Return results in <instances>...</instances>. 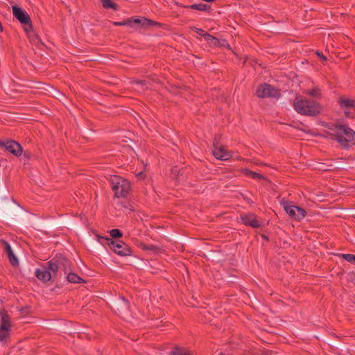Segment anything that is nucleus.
Wrapping results in <instances>:
<instances>
[{"mask_svg": "<svg viewBox=\"0 0 355 355\" xmlns=\"http://www.w3.org/2000/svg\"><path fill=\"white\" fill-rule=\"evenodd\" d=\"M329 135L335 137L343 146L347 147L349 144L355 145V132L348 126L340 123L328 125Z\"/></svg>", "mask_w": 355, "mask_h": 355, "instance_id": "1", "label": "nucleus"}, {"mask_svg": "<svg viewBox=\"0 0 355 355\" xmlns=\"http://www.w3.org/2000/svg\"><path fill=\"white\" fill-rule=\"evenodd\" d=\"M293 107L298 114L309 116H318L322 111V107L319 103L302 96H296L293 102Z\"/></svg>", "mask_w": 355, "mask_h": 355, "instance_id": "2", "label": "nucleus"}, {"mask_svg": "<svg viewBox=\"0 0 355 355\" xmlns=\"http://www.w3.org/2000/svg\"><path fill=\"white\" fill-rule=\"evenodd\" d=\"M110 184L116 198H125L128 196L131 185L130 182L119 175L111 176Z\"/></svg>", "mask_w": 355, "mask_h": 355, "instance_id": "3", "label": "nucleus"}, {"mask_svg": "<svg viewBox=\"0 0 355 355\" xmlns=\"http://www.w3.org/2000/svg\"><path fill=\"white\" fill-rule=\"evenodd\" d=\"M49 269L53 275H58L60 272H63L66 275L71 270V263L62 254H56L51 260L47 262Z\"/></svg>", "mask_w": 355, "mask_h": 355, "instance_id": "4", "label": "nucleus"}, {"mask_svg": "<svg viewBox=\"0 0 355 355\" xmlns=\"http://www.w3.org/2000/svg\"><path fill=\"white\" fill-rule=\"evenodd\" d=\"M98 239H104L106 241V244L109 248L116 254L122 256L128 257L132 254V249L125 243L121 241H114L112 239L99 236Z\"/></svg>", "mask_w": 355, "mask_h": 355, "instance_id": "5", "label": "nucleus"}, {"mask_svg": "<svg viewBox=\"0 0 355 355\" xmlns=\"http://www.w3.org/2000/svg\"><path fill=\"white\" fill-rule=\"evenodd\" d=\"M12 14L14 17L24 25V29L26 32H29L33 29L31 19L28 14L22 8L17 6L12 7Z\"/></svg>", "mask_w": 355, "mask_h": 355, "instance_id": "6", "label": "nucleus"}, {"mask_svg": "<svg viewBox=\"0 0 355 355\" xmlns=\"http://www.w3.org/2000/svg\"><path fill=\"white\" fill-rule=\"evenodd\" d=\"M338 104L344 112L347 118H354L355 116V100L345 96H340L338 100Z\"/></svg>", "mask_w": 355, "mask_h": 355, "instance_id": "7", "label": "nucleus"}, {"mask_svg": "<svg viewBox=\"0 0 355 355\" xmlns=\"http://www.w3.org/2000/svg\"><path fill=\"white\" fill-rule=\"evenodd\" d=\"M256 94L261 98L269 97L279 98L281 96L278 89L267 83L259 85L256 91Z\"/></svg>", "mask_w": 355, "mask_h": 355, "instance_id": "8", "label": "nucleus"}, {"mask_svg": "<svg viewBox=\"0 0 355 355\" xmlns=\"http://www.w3.org/2000/svg\"><path fill=\"white\" fill-rule=\"evenodd\" d=\"M10 316L5 311L0 312V341H4L10 335Z\"/></svg>", "mask_w": 355, "mask_h": 355, "instance_id": "9", "label": "nucleus"}, {"mask_svg": "<svg viewBox=\"0 0 355 355\" xmlns=\"http://www.w3.org/2000/svg\"><path fill=\"white\" fill-rule=\"evenodd\" d=\"M213 147V155L216 159L227 161L232 157V152L227 150L223 146L219 145L216 139L214 140Z\"/></svg>", "mask_w": 355, "mask_h": 355, "instance_id": "10", "label": "nucleus"}, {"mask_svg": "<svg viewBox=\"0 0 355 355\" xmlns=\"http://www.w3.org/2000/svg\"><path fill=\"white\" fill-rule=\"evenodd\" d=\"M0 147H4L6 150L16 157L21 155L23 152L21 146L14 140H8L7 141H0Z\"/></svg>", "mask_w": 355, "mask_h": 355, "instance_id": "11", "label": "nucleus"}, {"mask_svg": "<svg viewBox=\"0 0 355 355\" xmlns=\"http://www.w3.org/2000/svg\"><path fill=\"white\" fill-rule=\"evenodd\" d=\"M0 245H1L6 252L8 260L12 266H16L19 264V260L14 254L10 244L4 239H0Z\"/></svg>", "mask_w": 355, "mask_h": 355, "instance_id": "12", "label": "nucleus"}, {"mask_svg": "<svg viewBox=\"0 0 355 355\" xmlns=\"http://www.w3.org/2000/svg\"><path fill=\"white\" fill-rule=\"evenodd\" d=\"M241 219L245 225L250 226L253 228H258L261 225L257 218V216L252 213L241 215Z\"/></svg>", "mask_w": 355, "mask_h": 355, "instance_id": "13", "label": "nucleus"}, {"mask_svg": "<svg viewBox=\"0 0 355 355\" xmlns=\"http://www.w3.org/2000/svg\"><path fill=\"white\" fill-rule=\"evenodd\" d=\"M49 268H38L35 270L36 277L43 282H47L51 279V274Z\"/></svg>", "mask_w": 355, "mask_h": 355, "instance_id": "14", "label": "nucleus"}, {"mask_svg": "<svg viewBox=\"0 0 355 355\" xmlns=\"http://www.w3.org/2000/svg\"><path fill=\"white\" fill-rule=\"evenodd\" d=\"M134 22L135 23V24L141 25V26H144V27H147V26H155L157 27L162 26V24L155 21H153L151 19H148L145 17H144L142 19H134Z\"/></svg>", "mask_w": 355, "mask_h": 355, "instance_id": "15", "label": "nucleus"}, {"mask_svg": "<svg viewBox=\"0 0 355 355\" xmlns=\"http://www.w3.org/2000/svg\"><path fill=\"white\" fill-rule=\"evenodd\" d=\"M135 85V89L139 92H144L148 88L149 83L145 80H135L132 82Z\"/></svg>", "mask_w": 355, "mask_h": 355, "instance_id": "16", "label": "nucleus"}, {"mask_svg": "<svg viewBox=\"0 0 355 355\" xmlns=\"http://www.w3.org/2000/svg\"><path fill=\"white\" fill-rule=\"evenodd\" d=\"M285 211L293 218L296 217V206L291 205L288 202L282 203Z\"/></svg>", "mask_w": 355, "mask_h": 355, "instance_id": "17", "label": "nucleus"}, {"mask_svg": "<svg viewBox=\"0 0 355 355\" xmlns=\"http://www.w3.org/2000/svg\"><path fill=\"white\" fill-rule=\"evenodd\" d=\"M67 274V281L70 283L78 284L85 282V281L83 278H81L76 273L71 272L70 271H69Z\"/></svg>", "mask_w": 355, "mask_h": 355, "instance_id": "18", "label": "nucleus"}, {"mask_svg": "<svg viewBox=\"0 0 355 355\" xmlns=\"http://www.w3.org/2000/svg\"><path fill=\"white\" fill-rule=\"evenodd\" d=\"M186 7L192 10H198L200 11H209L211 9V6L205 3H195Z\"/></svg>", "mask_w": 355, "mask_h": 355, "instance_id": "19", "label": "nucleus"}, {"mask_svg": "<svg viewBox=\"0 0 355 355\" xmlns=\"http://www.w3.org/2000/svg\"><path fill=\"white\" fill-rule=\"evenodd\" d=\"M170 355H193L189 350L184 347H175L170 352Z\"/></svg>", "mask_w": 355, "mask_h": 355, "instance_id": "20", "label": "nucleus"}, {"mask_svg": "<svg viewBox=\"0 0 355 355\" xmlns=\"http://www.w3.org/2000/svg\"><path fill=\"white\" fill-rule=\"evenodd\" d=\"M170 355H193L189 350L184 347H175L170 352Z\"/></svg>", "mask_w": 355, "mask_h": 355, "instance_id": "21", "label": "nucleus"}, {"mask_svg": "<svg viewBox=\"0 0 355 355\" xmlns=\"http://www.w3.org/2000/svg\"><path fill=\"white\" fill-rule=\"evenodd\" d=\"M102 6L105 9L112 8L114 10H117L119 9V6L117 3L112 1V0H101Z\"/></svg>", "mask_w": 355, "mask_h": 355, "instance_id": "22", "label": "nucleus"}, {"mask_svg": "<svg viewBox=\"0 0 355 355\" xmlns=\"http://www.w3.org/2000/svg\"><path fill=\"white\" fill-rule=\"evenodd\" d=\"M243 173L248 177H250L253 179H264L263 175L260 173H257L256 172L252 171L248 168H244L242 171Z\"/></svg>", "mask_w": 355, "mask_h": 355, "instance_id": "23", "label": "nucleus"}, {"mask_svg": "<svg viewBox=\"0 0 355 355\" xmlns=\"http://www.w3.org/2000/svg\"><path fill=\"white\" fill-rule=\"evenodd\" d=\"M135 23L134 22V19H128L126 20H123L122 21H114V25L116 26H132Z\"/></svg>", "mask_w": 355, "mask_h": 355, "instance_id": "24", "label": "nucleus"}, {"mask_svg": "<svg viewBox=\"0 0 355 355\" xmlns=\"http://www.w3.org/2000/svg\"><path fill=\"white\" fill-rule=\"evenodd\" d=\"M306 94L315 98H320L321 96L320 89L318 87L307 90Z\"/></svg>", "mask_w": 355, "mask_h": 355, "instance_id": "25", "label": "nucleus"}, {"mask_svg": "<svg viewBox=\"0 0 355 355\" xmlns=\"http://www.w3.org/2000/svg\"><path fill=\"white\" fill-rule=\"evenodd\" d=\"M295 212H296L295 220H300L301 219H302L304 217H305V216L306 214V211L303 208L297 207V206H296V211Z\"/></svg>", "mask_w": 355, "mask_h": 355, "instance_id": "26", "label": "nucleus"}, {"mask_svg": "<svg viewBox=\"0 0 355 355\" xmlns=\"http://www.w3.org/2000/svg\"><path fill=\"white\" fill-rule=\"evenodd\" d=\"M207 35V37H206L205 40L209 44H213L214 46H218L219 45L220 41H219V40L218 38L212 36L210 34H208V35Z\"/></svg>", "mask_w": 355, "mask_h": 355, "instance_id": "27", "label": "nucleus"}, {"mask_svg": "<svg viewBox=\"0 0 355 355\" xmlns=\"http://www.w3.org/2000/svg\"><path fill=\"white\" fill-rule=\"evenodd\" d=\"M141 249H143L144 250H148V251H153V252H157L159 250V248L154 245H146V244H144L142 243L141 245Z\"/></svg>", "mask_w": 355, "mask_h": 355, "instance_id": "28", "label": "nucleus"}, {"mask_svg": "<svg viewBox=\"0 0 355 355\" xmlns=\"http://www.w3.org/2000/svg\"><path fill=\"white\" fill-rule=\"evenodd\" d=\"M343 259L351 263H355V255L352 254H342Z\"/></svg>", "mask_w": 355, "mask_h": 355, "instance_id": "29", "label": "nucleus"}, {"mask_svg": "<svg viewBox=\"0 0 355 355\" xmlns=\"http://www.w3.org/2000/svg\"><path fill=\"white\" fill-rule=\"evenodd\" d=\"M110 234L114 239L121 238L123 236L122 232L119 229H112L110 231Z\"/></svg>", "mask_w": 355, "mask_h": 355, "instance_id": "30", "label": "nucleus"}, {"mask_svg": "<svg viewBox=\"0 0 355 355\" xmlns=\"http://www.w3.org/2000/svg\"><path fill=\"white\" fill-rule=\"evenodd\" d=\"M191 28L195 31L196 33H198V35H200V36L203 37L205 38V40L206 39L207 37V35H208L209 33L205 32L204 30L201 29V28H196V27H191Z\"/></svg>", "mask_w": 355, "mask_h": 355, "instance_id": "31", "label": "nucleus"}, {"mask_svg": "<svg viewBox=\"0 0 355 355\" xmlns=\"http://www.w3.org/2000/svg\"><path fill=\"white\" fill-rule=\"evenodd\" d=\"M317 54L318 55V56H320V58H322V60H327V58L325 56L323 55V54L322 53H317Z\"/></svg>", "mask_w": 355, "mask_h": 355, "instance_id": "32", "label": "nucleus"}, {"mask_svg": "<svg viewBox=\"0 0 355 355\" xmlns=\"http://www.w3.org/2000/svg\"><path fill=\"white\" fill-rule=\"evenodd\" d=\"M2 31H3V27H2L1 23L0 22V32H1Z\"/></svg>", "mask_w": 355, "mask_h": 355, "instance_id": "33", "label": "nucleus"}, {"mask_svg": "<svg viewBox=\"0 0 355 355\" xmlns=\"http://www.w3.org/2000/svg\"><path fill=\"white\" fill-rule=\"evenodd\" d=\"M137 175H138V176H139V177H140V176H143V173H142V172H141V173H138V174H137Z\"/></svg>", "mask_w": 355, "mask_h": 355, "instance_id": "34", "label": "nucleus"}, {"mask_svg": "<svg viewBox=\"0 0 355 355\" xmlns=\"http://www.w3.org/2000/svg\"><path fill=\"white\" fill-rule=\"evenodd\" d=\"M262 236H263V239H266V240H268V237H267V236H266L265 235H262Z\"/></svg>", "mask_w": 355, "mask_h": 355, "instance_id": "35", "label": "nucleus"}, {"mask_svg": "<svg viewBox=\"0 0 355 355\" xmlns=\"http://www.w3.org/2000/svg\"><path fill=\"white\" fill-rule=\"evenodd\" d=\"M122 299L125 302H127V300L124 297H123Z\"/></svg>", "mask_w": 355, "mask_h": 355, "instance_id": "36", "label": "nucleus"}]
</instances>
